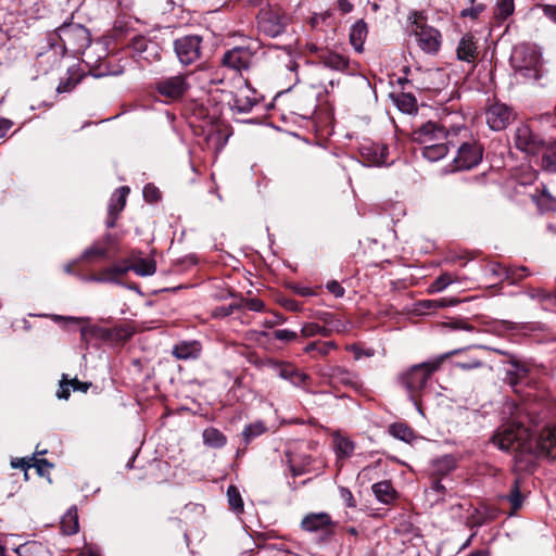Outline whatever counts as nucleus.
<instances>
[{
	"instance_id": "nucleus-39",
	"label": "nucleus",
	"mask_w": 556,
	"mask_h": 556,
	"mask_svg": "<svg viewBox=\"0 0 556 556\" xmlns=\"http://www.w3.org/2000/svg\"><path fill=\"white\" fill-rule=\"evenodd\" d=\"M542 151V168L551 173L556 172V143L552 146L546 143Z\"/></svg>"
},
{
	"instance_id": "nucleus-30",
	"label": "nucleus",
	"mask_w": 556,
	"mask_h": 556,
	"mask_svg": "<svg viewBox=\"0 0 556 556\" xmlns=\"http://www.w3.org/2000/svg\"><path fill=\"white\" fill-rule=\"evenodd\" d=\"M497 268L498 269H493V273L495 275L503 276L504 279L508 280L510 283H516L529 275L528 269L526 267L497 266Z\"/></svg>"
},
{
	"instance_id": "nucleus-17",
	"label": "nucleus",
	"mask_w": 556,
	"mask_h": 556,
	"mask_svg": "<svg viewBox=\"0 0 556 556\" xmlns=\"http://www.w3.org/2000/svg\"><path fill=\"white\" fill-rule=\"evenodd\" d=\"M530 370L527 364L519 361H510L509 367L506 370L505 381L513 388L519 384H527Z\"/></svg>"
},
{
	"instance_id": "nucleus-44",
	"label": "nucleus",
	"mask_w": 556,
	"mask_h": 556,
	"mask_svg": "<svg viewBox=\"0 0 556 556\" xmlns=\"http://www.w3.org/2000/svg\"><path fill=\"white\" fill-rule=\"evenodd\" d=\"M227 498L230 508L236 513L243 511V501L239 490L235 485H229L227 489Z\"/></svg>"
},
{
	"instance_id": "nucleus-37",
	"label": "nucleus",
	"mask_w": 556,
	"mask_h": 556,
	"mask_svg": "<svg viewBox=\"0 0 556 556\" xmlns=\"http://www.w3.org/2000/svg\"><path fill=\"white\" fill-rule=\"evenodd\" d=\"M266 430H267L266 425L261 420H257V421L247 425L244 427V429L242 430V438H243L245 445H248L255 438L265 433Z\"/></svg>"
},
{
	"instance_id": "nucleus-26",
	"label": "nucleus",
	"mask_w": 556,
	"mask_h": 556,
	"mask_svg": "<svg viewBox=\"0 0 556 556\" xmlns=\"http://www.w3.org/2000/svg\"><path fill=\"white\" fill-rule=\"evenodd\" d=\"M18 556H52L50 549L39 542H27L15 549Z\"/></svg>"
},
{
	"instance_id": "nucleus-21",
	"label": "nucleus",
	"mask_w": 556,
	"mask_h": 556,
	"mask_svg": "<svg viewBox=\"0 0 556 556\" xmlns=\"http://www.w3.org/2000/svg\"><path fill=\"white\" fill-rule=\"evenodd\" d=\"M450 146L454 147L452 143L447 142V140L437 141L422 147L421 154L428 161L437 162L447 154Z\"/></svg>"
},
{
	"instance_id": "nucleus-5",
	"label": "nucleus",
	"mask_w": 556,
	"mask_h": 556,
	"mask_svg": "<svg viewBox=\"0 0 556 556\" xmlns=\"http://www.w3.org/2000/svg\"><path fill=\"white\" fill-rule=\"evenodd\" d=\"M56 34L64 50L74 54L84 52L91 42L89 30L81 24L65 22L56 28Z\"/></svg>"
},
{
	"instance_id": "nucleus-18",
	"label": "nucleus",
	"mask_w": 556,
	"mask_h": 556,
	"mask_svg": "<svg viewBox=\"0 0 556 556\" xmlns=\"http://www.w3.org/2000/svg\"><path fill=\"white\" fill-rule=\"evenodd\" d=\"M202 352V345L199 341H181L173 346L172 354L177 359L190 361L197 359Z\"/></svg>"
},
{
	"instance_id": "nucleus-54",
	"label": "nucleus",
	"mask_w": 556,
	"mask_h": 556,
	"mask_svg": "<svg viewBox=\"0 0 556 556\" xmlns=\"http://www.w3.org/2000/svg\"><path fill=\"white\" fill-rule=\"evenodd\" d=\"M339 492H340L341 498L343 500V502L346 504L348 507H355L356 506L354 496H353L352 492L348 488L340 486L339 488Z\"/></svg>"
},
{
	"instance_id": "nucleus-33",
	"label": "nucleus",
	"mask_w": 556,
	"mask_h": 556,
	"mask_svg": "<svg viewBox=\"0 0 556 556\" xmlns=\"http://www.w3.org/2000/svg\"><path fill=\"white\" fill-rule=\"evenodd\" d=\"M388 432L395 439L410 443L415 440V432L410 427L403 422H394L389 426Z\"/></svg>"
},
{
	"instance_id": "nucleus-41",
	"label": "nucleus",
	"mask_w": 556,
	"mask_h": 556,
	"mask_svg": "<svg viewBox=\"0 0 556 556\" xmlns=\"http://www.w3.org/2000/svg\"><path fill=\"white\" fill-rule=\"evenodd\" d=\"M301 334L304 338H312L315 336L329 337L330 330L326 326H320L317 323H306L301 328Z\"/></svg>"
},
{
	"instance_id": "nucleus-48",
	"label": "nucleus",
	"mask_w": 556,
	"mask_h": 556,
	"mask_svg": "<svg viewBox=\"0 0 556 556\" xmlns=\"http://www.w3.org/2000/svg\"><path fill=\"white\" fill-rule=\"evenodd\" d=\"M161 59V48L154 42L150 45L147 52H143L142 55L138 56L137 61H147L148 63H152Z\"/></svg>"
},
{
	"instance_id": "nucleus-35",
	"label": "nucleus",
	"mask_w": 556,
	"mask_h": 556,
	"mask_svg": "<svg viewBox=\"0 0 556 556\" xmlns=\"http://www.w3.org/2000/svg\"><path fill=\"white\" fill-rule=\"evenodd\" d=\"M278 375L280 378L290 381L292 384L296 387L304 383L305 380L307 379V376L305 374L296 370L291 365L280 366Z\"/></svg>"
},
{
	"instance_id": "nucleus-4",
	"label": "nucleus",
	"mask_w": 556,
	"mask_h": 556,
	"mask_svg": "<svg viewBox=\"0 0 556 556\" xmlns=\"http://www.w3.org/2000/svg\"><path fill=\"white\" fill-rule=\"evenodd\" d=\"M458 132L466 135L467 130L463 127L446 130L441 124L430 121L416 127L412 131L410 138L414 142L422 144V147L441 140H447V142L456 146L458 141H455L454 138Z\"/></svg>"
},
{
	"instance_id": "nucleus-42",
	"label": "nucleus",
	"mask_w": 556,
	"mask_h": 556,
	"mask_svg": "<svg viewBox=\"0 0 556 556\" xmlns=\"http://www.w3.org/2000/svg\"><path fill=\"white\" fill-rule=\"evenodd\" d=\"M533 201L542 212L556 210V199L545 190L542 191L539 195L533 197Z\"/></svg>"
},
{
	"instance_id": "nucleus-38",
	"label": "nucleus",
	"mask_w": 556,
	"mask_h": 556,
	"mask_svg": "<svg viewBox=\"0 0 556 556\" xmlns=\"http://www.w3.org/2000/svg\"><path fill=\"white\" fill-rule=\"evenodd\" d=\"M80 337L81 340L86 343L89 342V338H96L99 340H108L111 337L110 330L99 327V326H90V327H83L80 329Z\"/></svg>"
},
{
	"instance_id": "nucleus-1",
	"label": "nucleus",
	"mask_w": 556,
	"mask_h": 556,
	"mask_svg": "<svg viewBox=\"0 0 556 556\" xmlns=\"http://www.w3.org/2000/svg\"><path fill=\"white\" fill-rule=\"evenodd\" d=\"M492 442L500 450L514 454L515 467L520 471L532 470L538 457L556 459V425L543 428L533 442L520 421L510 420L496 430Z\"/></svg>"
},
{
	"instance_id": "nucleus-53",
	"label": "nucleus",
	"mask_w": 556,
	"mask_h": 556,
	"mask_svg": "<svg viewBox=\"0 0 556 556\" xmlns=\"http://www.w3.org/2000/svg\"><path fill=\"white\" fill-rule=\"evenodd\" d=\"M88 281H94V282H114L117 283V277L113 276L112 274H106L105 269L101 271L98 276H90L87 278Z\"/></svg>"
},
{
	"instance_id": "nucleus-32",
	"label": "nucleus",
	"mask_w": 556,
	"mask_h": 556,
	"mask_svg": "<svg viewBox=\"0 0 556 556\" xmlns=\"http://www.w3.org/2000/svg\"><path fill=\"white\" fill-rule=\"evenodd\" d=\"M372 492L377 500L383 504H389L394 498V489L390 481H380L372 485Z\"/></svg>"
},
{
	"instance_id": "nucleus-25",
	"label": "nucleus",
	"mask_w": 556,
	"mask_h": 556,
	"mask_svg": "<svg viewBox=\"0 0 556 556\" xmlns=\"http://www.w3.org/2000/svg\"><path fill=\"white\" fill-rule=\"evenodd\" d=\"M333 446L338 459L350 457L355 450V443L350 438L341 434L333 437Z\"/></svg>"
},
{
	"instance_id": "nucleus-27",
	"label": "nucleus",
	"mask_w": 556,
	"mask_h": 556,
	"mask_svg": "<svg viewBox=\"0 0 556 556\" xmlns=\"http://www.w3.org/2000/svg\"><path fill=\"white\" fill-rule=\"evenodd\" d=\"M316 318L323 321L325 324L324 326L328 327L330 334L332 332L342 333L348 330V323L334 318L333 314L329 312H318Z\"/></svg>"
},
{
	"instance_id": "nucleus-23",
	"label": "nucleus",
	"mask_w": 556,
	"mask_h": 556,
	"mask_svg": "<svg viewBox=\"0 0 556 556\" xmlns=\"http://www.w3.org/2000/svg\"><path fill=\"white\" fill-rule=\"evenodd\" d=\"M456 54L460 61L473 62L477 56V47L473 38L464 36L457 46Z\"/></svg>"
},
{
	"instance_id": "nucleus-2",
	"label": "nucleus",
	"mask_w": 556,
	"mask_h": 556,
	"mask_svg": "<svg viewBox=\"0 0 556 556\" xmlns=\"http://www.w3.org/2000/svg\"><path fill=\"white\" fill-rule=\"evenodd\" d=\"M509 62L516 80L520 83H538L546 74L542 53L533 45L516 46L511 51Z\"/></svg>"
},
{
	"instance_id": "nucleus-36",
	"label": "nucleus",
	"mask_w": 556,
	"mask_h": 556,
	"mask_svg": "<svg viewBox=\"0 0 556 556\" xmlns=\"http://www.w3.org/2000/svg\"><path fill=\"white\" fill-rule=\"evenodd\" d=\"M397 109L406 114H414L417 112V100L412 93H401L395 98Z\"/></svg>"
},
{
	"instance_id": "nucleus-60",
	"label": "nucleus",
	"mask_w": 556,
	"mask_h": 556,
	"mask_svg": "<svg viewBox=\"0 0 556 556\" xmlns=\"http://www.w3.org/2000/svg\"><path fill=\"white\" fill-rule=\"evenodd\" d=\"M33 459H34V457H33V458H29V459H26V458H16V459H13V460L11 462V466H12L13 468H21V469H23V470H27V469L31 466V464H30L29 462H31Z\"/></svg>"
},
{
	"instance_id": "nucleus-29",
	"label": "nucleus",
	"mask_w": 556,
	"mask_h": 556,
	"mask_svg": "<svg viewBox=\"0 0 556 556\" xmlns=\"http://www.w3.org/2000/svg\"><path fill=\"white\" fill-rule=\"evenodd\" d=\"M202 438L204 444L213 448H220L227 443L226 435L213 427L204 429Z\"/></svg>"
},
{
	"instance_id": "nucleus-59",
	"label": "nucleus",
	"mask_w": 556,
	"mask_h": 556,
	"mask_svg": "<svg viewBox=\"0 0 556 556\" xmlns=\"http://www.w3.org/2000/svg\"><path fill=\"white\" fill-rule=\"evenodd\" d=\"M65 376H63V380L60 382V388L56 391V396L62 400H67L70 397V381H64Z\"/></svg>"
},
{
	"instance_id": "nucleus-6",
	"label": "nucleus",
	"mask_w": 556,
	"mask_h": 556,
	"mask_svg": "<svg viewBox=\"0 0 556 556\" xmlns=\"http://www.w3.org/2000/svg\"><path fill=\"white\" fill-rule=\"evenodd\" d=\"M414 34L420 49L428 54H435L441 47V34L438 29L426 25L421 21V14L414 13Z\"/></svg>"
},
{
	"instance_id": "nucleus-49",
	"label": "nucleus",
	"mask_w": 556,
	"mask_h": 556,
	"mask_svg": "<svg viewBox=\"0 0 556 556\" xmlns=\"http://www.w3.org/2000/svg\"><path fill=\"white\" fill-rule=\"evenodd\" d=\"M471 3L470 8L462 10V17L478 18L479 15L485 10V5L482 3H476V0H469Z\"/></svg>"
},
{
	"instance_id": "nucleus-52",
	"label": "nucleus",
	"mask_w": 556,
	"mask_h": 556,
	"mask_svg": "<svg viewBox=\"0 0 556 556\" xmlns=\"http://www.w3.org/2000/svg\"><path fill=\"white\" fill-rule=\"evenodd\" d=\"M274 338L279 341H294L298 338V333L295 331L289 329H277L274 331Z\"/></svg>"
},
{
	"instance_id": "nucleus-50",
	"label": "nucleus",
	"mask_w": 556,
	"mask_h": 556,
	"mask_svg": "<svg viewBox=\"0 0 556 556\" xmlns=\"http://www.w3.org/2000/svg\"><path fill=\"white\" fill-rule=\"evenodd\" d=\"M143 198L147 202L153 203L161 199V192L155 186L148 184L143 188Z\"/></svg>"
},
{
	"instance_id": "nucleus-14",
	"label": "nucleus",
	"mask_w": 556,
	"mask_h": 556,
	"mask_svg": "<svg viewBox=\"0 0 556 556\" xmlns=\"http://www.w3.org/2000/svg\"><path fill=\"white\" fill-rule=\"evenodd\" d=\"M318 59L325 67L332 71L343 74H352L354 72V67L352 66L350 59L336 51L320 50L318 52Z\"/></svg>"
},
{
	"instance_id": "nucleus-62",
	"label": "nucleus",
	"mask_w": 556,
	"mask_h": 556,
	"mask_svg": "<svg viewBox=\"0 0 556 556\" xmlns=\"http://www.w3.org/2000/svg\"><path fill=\"white\" fill-rule=\"evenodd\" d=\"M34 464H31V466L36 467L37 468V471L39 475H42L43 473V469L45 468H51L52 467V464L49 463L47 459H36L34 458Z\"/></svg>"
},
{
	"instance_id": "nucleus-15",
	"label": "nucleus",
	"mask_w": 556,
	"mask_h": 556,
	"mask_svg": "<svg viewBox=\"0 0 556 556\" xmlns=\"http://www.w3.org/2000/svg\"><path fill=\"white\" fill-rule=\"evenodd\" d=\"M253 55L249 49L236 47L224 54L223 64L231 70L240 72L250 67Z\"/></svg>"
},
{
	"instance_id": "nucleus-43",
	"label": "nucleus",
	"mask_w": 556,
	"mask_h": 556,
	"mask_svg": "<svg viewBox=\"0 0 556 556\" xmlns=\"http://www.w3.org/2000/svg\"><path fill=\"white\" fill-rule=\"evenodd\" d=\"M131 270L141 277L151 276L155 273L156 265L153 260L142 258L131 266Z\"/></svg>"
},
{
	"instance_id": "nucleus-51",
	"label": "nucleus",
	"mask_w": 556,
	"mask_h": 556,
	"mask_svg": "<svg viewBox=\"0 0 556 556\" xmlns=\"http://www.w3.org/2000/svg\"><path fill=\"white\" fill-rule=\"evenodd\" d=\"M416 309L421 314H429L437 311L435 300H420L416 303Z\"/></svg>"
},
{
	"instance_id": "nucleus-9",
	"label": "nucleus",
	"mask_w": 556,
	"mask_h": 556,
	"mask_svg": "<svg viewBox=\"0 0 556 556\" xmlns=\"http://www.w3.org/2000/svg\"><path fill=\"white\" fill-rule=\"evenodd\" d=\"M514 142L519 151L532 155L540 153L546 144V141L527 124H521L516 128Z\"/></svg>"
},
{
	"instance_id": "nucleus-46",
	"label": "nucleus",
	"mask_w": 556,
	"mask_h": 556,
	"mask_svg": "<svg viewBox=\"0 0 556 556\" xmlns=\"http://www.w3.org/2000/svg\"><path fill=\"white\" fill-rule=\"evenodd\" d=\"M514 0H497L495 17L500 21H504L514 13Z\"/></svg>"
},
{
	"instance_id": "nucleus-12",
	"label": "nucleus",
	"mask_w": 556,
	"mask_h": 556,
	"mask_svg": "<svg viewBox=\"0 0 556 556\" xmlns=\"http://www.w3.org/2000/svg\"><path fill=\"white\" fill-rule=\"evenodd\" d=\"M514 118L513 110L505 103L494 102L485 111L486 124L494 131L505 129Z\"/></svg>"
},
{
	"instance_id": "nucleus-40",
	"label": "nucleus",
	"mask_w": 556,
	"mask_h": 556,
	"mask_svg": "<svg viewBox=\"0 0 556 556\" xmlns=\"http://www.w3.org/2000/svg\"><path fill=\"white\" fill-rule=\"evenodd\" d=\"M338 348L337 343L334 341H327V342H320V341H314L308 343L304 348L305 353H312L317 352L321 356L328 355L332 350H336Z\"/></svg>"
},
{
	"instance_id": "nucleus-61",
	"label": "nucleus",
	"mask_w": 556,
	"mask_h": 556,
	"mask_svg": "<svg viewBox=\"0 0 556 556\" xmlns=\"http://www.w3.org/2000/svg\"><path fill=\"white\" fill-rule=\"evenodd\" d=\"M239 308L238 304H229L227 306H222L217 309L216 315L220 317L229 316L233 313L235 309Z\"/></svg>"
},
{
	"instance_id": "nucleus-58",
	"label": "nucleus",
	"mask_w": 556,
	"mask_h": 556,
	"mask_svg": "<svg viewBox=\"0 0 556 556\" xmlns=\"http://www.w3.org/2000/svg\"><path fill=\"white\" fill-rule=\"evenodd\" d=\"M245 306L253 312H262L265 307V304L262 300L257 298H251L245 300Z\"/></svg>"
},
{
	"instance_id": "nucleus-8",
	"label": "nucleus",
	"mask_w": 556,
	"mask_h": 556,
	"mask_svg": "<svg viewBox=\"0 0 556 556\" xmlns=\"http://www.w3.org/2000/svg\"><path fill=\"white\" fill-rule=\"evenodd\" d=\"M483 149L476 141H463L457 148V154L454 157V170L470 169L476 167L482 160Z\"/></svg>"
},
{
	"instance_id": "nucleus-64",
	"label": "nucleus",
	"mask_w": 556,
	"mask_h": 556,
	"mask_svg": "<svg viewBox=\"0 0 556 556\" xmlns=\"http://www.w3.org/2000/svg\"><path fill=\"white\" fill-rule=\"evenodd\" d=\"M80 554L81 556H101L99 548L93 545H85Z\"/></svg>"
},
{
	"instance_id": "nucleus-28",
	"label": "nucleus",
	"mask_w": 556,
	"mask_h": 556,
	"mask_svg": "<svg viewBox=\"0 0 556 556\" xmlns=\"http://www.w3.org/2000/svg\"><path fill=\"white\" fill-rule=\"evenodd\" d=\"M129 191L128 187H121L112 194L108 206L109 214H119L124 210Z\"/></svg>"
},
{
	"instance_id": "nucleus-16",
	"label": "nucleus",
	"mask_w": 556,
	"mask_h": 556,
	"mask_svg": "<svg viewBox=\"0 0 556 556\" xmlns=\"http://www.w3.org/2000/svg\"><path fill=\"white\" fill-rule=\"evenodd\" d=\"M361 155L370 166H381L389 164V149L382 143H364L361 147Z\"/></svg>"
},
{
	"instance_id": "nucleus-47",
	"label": "nucleus",
	"mask_w": 556,
	"mask_h": 556,
	"mask_svg": "<svg viewBox=\"0 0 556 556\" xmlns=\"http://www.w3.org/2000/svg\"><path fill=\"white\" fill-rule=\"evenodd\" d=\"M154 42L155 41L149 40L143 36L135 37L131 41L132 56L138 59V56L142 55L143 52H147L149 46Z\"/></svg>"
},
{
	"instance_id": "nucleus-56",
	"label": "nucleus",
	"mask_w": 556,
	"mask_h": 556,
	"mask_svg": "<svg viewBox=\"0 0 556 556\" xmlns=\"http://www.w3.org/2000/svg\"><path fill=\"white\" fill-rule=\"evenodd\" d=\"M540 9L545 17L556 24V4H540Z\"/></svg>"
},
{
	"instance_id": "nucleus-24",
	"label": "nucleus",
	"mask_w": 556,
	"mask_h": 556,
	"mask_svg": "<svg viewBox=\"0 0 556 556\" xmlns=\"http://www.w3.org/2000/svg\"><path fill=\"white\" fill-rule=\"evenodd\" d=\"M61 530L66 535H73L79 530L78 513L76 506H72L61 519Z\"/></svg>"
},
{
	"instance_id": "nucleus-31",
	"label": "nucleus",
	"mask_w": 556,
	"mask_h": 556,
	"mask_svg": "<svg viewBox=\"0 0 556 556\" xmlns=\"http://www.w3.org/2000/svg\"><path fill=\"white\" fill-rule=\"evenodd\" d=\"M108 249L101 241H94L80 255V260L92 262L94 260H104L108 257Z\"/></svg>"
},
{
	"instance_id": "nucleus-55",
	"label": "nucleus",
	"mask_w": 556,
	"mask_h": 556,
	"mask_svg": "<svg viewBox=\"0 0 556 556\" xmlns=\"http://www.w3.org/2000/svg\"><path fill=\"white\" fill-rule=\"evenodd\" d=\"M327 290L336 298H342L345 293L344 288L336 280L329 281L326 286Z\"/></svg>"
},
{
	"instance_id": "nucleus-7",
	"label": "nucleus",
	"mask_w": 556,
	"mask_h": 556,
	"mask_svg": "<svg viewBox=\"0 0 556 556\" xmlns=\"http://www.w3.org/2000/svg\"><path fill=\"white\" fill-rule=\"evenodd\" d=\"M174 50L182 65H190L200 60L202 54V38L198 35H188L174 41Z\"/></svg>"
},
{
	"instance_id": "nucleus-45",
	"label": "nucleus",
	"mask_w": 556,
	"mask_h": 556,
	"mask_svg": "<svg viewBox=\"0 0 556 556\" xmlns=\"http://www.w3.org/2000/svg\"><path fill=\"white\" fill-rule=\"evenodd\" d=\"M506 500L509 502L513 511L518 510L523 503V496L519 489V480L515 479L509 494L506 496Z\"/></svg>"
},
{
	"instance_id": "nucleus-34",
	"label": "nucleus",
	"mask_w": 556,
	"mask_h": 556,
	"mask_svg": "<svg viewBox=\"0 0 556 556\" xmlns=\"http://www.w3.org/2000/svg\"><path fill=\"white\" fill-rule=\"evenodd\" d=\"M459 282L457 275L452 273L441 274L428 288L429 293H438L445 290L448 286Z\"/></svg>"
},
{
	"instance_id": "nucleus-63",
	"label": "nucleus",
	"mask_w": 556,
	"mask_h": 556,
	"mask_svg": "<svg viewBox=\"0 0 556 556\" xmlns=\"http://www.w3.org/2000/svg\"><path fill=\"white\" fill-rule=\"evenodd\" d=\"M456 366L462 368V369H465V370H470V369H475V368H479L482 366V362L479 361V359H473L471 362H467V363H456Z\"/></svg>"
},
{
	"instance_id": "nucleus-3",
	"label": "nucleus",
	"mask_w": 556,
	"mask_h": 556,
	"mask_svg": "<svg viewBox=\"0 0 556 556\" xmlns=\"http://www.w3.org/2000/svg\"><path fill=\"white\" fill-rule=\"evenodd\" d=\"M459 352L460 350H454L433 359L414 365L400 376L399 380L401 384L406 390L409 400L414 403L419 412L421 410L417 401V394L426 387L429 378L440 368L442 362L448 356Z\"/></svg>"
},
{
	"instance_id": "nucleus-22",
	"label": "nucleus",
	"mask_w": 556,
	"mask_h": 556,
	"mask_svg": "<svg viewBox=\"0 0 556 556\" xmlns=\"http://www.w3.org/2000/svg\"><path fill=\"white\" fill-rule=\"evenodd\" d=\"M367 25L361 20L352 25L350 30V42L356 52H362L367 37Z\"/></svg>"
},
{
	"instance_id": "nucleus-10",
	"label": "nucleus",
	"mask_w": 556,
	"mask_h": 556,
	"mask_svg": "<svg viewBox=\"0 0 556 556\" xmlns=\"http://www.w3.org/2000/svg\"><path fill=\"white\" fill-rule=\"evenodd\" d=\"M260 29L269 37L281 35L288 25V17L278 9H263L257 15Z\"/></svg>"
},
{
	"instance_id": "nucleus-19",
	"label": "nucleus",
	"mask_w": 556,
	"mask_h": 556,
	"mask_svg": "<svg viewBox=\"0 0 556 556\" xmlns=\"http://www.w3.org/2000/svg\"><path fill=\"white\" fill-rule=\"evenodd\" d=\"M456 467V459L452 455H443L431 460L429 471L432 477L442 478Z\"/></svg>"
},
{
	"instance_id": "nucleus-57",
	"label": "nucleus",
	"mask_w": 556,
	"mask_h": 556,
	"mask_svg": "<svg viewBox=\"0 0 556 556\" xmlns=\"http://www.w3.org/2000/svg\"><path fill=\"white\" fill-rule=\"evenodd\" d=\"M129 270H131V266H127V265H113V266L105 268L106 274H112L113 276H116V277L123 276Z\"/></svg>"
},
{
	"instance_id": "nucleus-20",
	"label": "nucleus",
	"mask_w": 556,
	"mask_h": 556,
	"mask_svg": "<svg viewBox=\"0 0 556 556\" xmlns=\"http://www.w3.org/2000/svg\"><path fill=\"white\" fill-rule=\"evenodd\" d=\"M331 523L330 516L326 513L309 514L301 522L302 529L316 532L326 529Z\"/></svg>"
},
{
	"instance_id": "nucleus-13",
	"label": "nucleus",
	"mask_w": 556,
	"mask_h": 556,
	"mask_svg": "<svg viewBox=\"0 0 556 556\" xmlns=\"http://www.w3.org/2000/svg\"><path fill=\"white\" fill-rule=\"evenodd\" d=\"M255 90L252 89L245 81H240V86L232 94V102L230 108L237 113H249L256 104Z\"/></svg>"
},
{
	"instance_id": "nucleus-11",
	"label": "nucleus",
	"mask_w": 556,
	"mask_h": 556,
	"mask_svg": "<svg viewBox=\"0 0 556 556\" xmlns=\"http://www.w3.org/2000/svg\"><path fill=\"white\" fill-rule=\"evenodd\" d=\"M187 78L181 74L161 78L155 83V90L167 99L177 100L190 88Z\"/></svg>"
}]
</instances>
